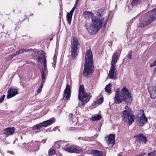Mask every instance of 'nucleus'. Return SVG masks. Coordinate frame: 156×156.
I'll return each mask as SVG.
<instances>
[{"label":"nucleus","instance_id":"obj_1","mask_svg":"<svg viewBox=\"0 0 156 156\" xmlns=\"http://www.w3.org/2000/svg\"><path fill=\"white\" fill-rule=\"evenodd\" d=\"M111 15L112 17L113 15V12L112 11L109 12L108 17L105 20L104 18L101 17L100 13L99 16L100 17L97 19L95 17H92V23L90 26L87 24L86 25L87 30L90 33L94 34L97 32L101 27H102L103 28H105L108 20L110 17Z\"/></svg>","mask_w":156,"mask_h":156},{"label":"nucleus","instance_id":"obj_2","mask_svg":"<svg viewBox=\"0 0 156 156\" xmlns=\"http://www.w3.org/2000/svg\"><path fill=\"white\" fill-rule=\"evenodd\" d=\"M133 100V96L126 87H123L120 91L119 88L115 90V93L114 98V103L120 104L124 101L127 105L131 104Z\"/></svg>","mask_w":156,"mask_h":156},{"label":"nucleus","instance_id":"obj_3","mask_svg":"<svg viewBox=\"0 0 156 156\" xmlns=\"http://www.w3.org/2000/svg\"><path fill=\"white\" fill-rule=\"evenodd\" d=\"M83 75L88 78L93 72V57L91 50H88L85 56Z\"/></svg>","mask_w":156,"mask_h":156},{"label":"nucleus","instance_id":"obj_4","mask_svg":"<svg viewBox=\"0 0 156 156\" xmlns=\"http://www.w3.org/2000/svg\"><path fill=\"white\" fill-rule=\"evenodd\" d=\"M156 19V8L149 12L140 19V23L138 27H143L150 24Z\"/></svg>","mask_w":156,"mask_h":156},{"label":"nucleus","instance_id":"obj_5","mask_svg":"<svg viewBox=\"0 0 156 156\" xmlns=\"http://www.w3.org/2000/svg\"><path fill=\"white\" fill-rule=\"evenodd\" d=\"M91 97L90 94H88L85 91L84 85H80L78 91V99L80 101L79 103L80 107H83L89 101Z\"/></svg>","mask_w":156,"mask_h":156},{"label":"nucleus","instance_id":"obj_6","mask_svg":"<svg viewBox=\"0 0 156 156\" xmlns=\"http://www.w3.org/2000/svg\"><path fill=\"white\" fill-rule=\"evenodd\" d=\"M125 110L121 113V117L123 121L128 123L129 125H131L134 122V116L131 109L128 106H125Z\"/></svg>","mask_w":156,"mask_h":156},{"label":"nucleus","instance_id":"obj_7","mask_svg":"<svg viewBox=\"0 0 156 156\" xmlns=\"http://www.w3.org/2000/svg\"><path fill=\"white\" fill-rule=\"evenodd\" d=\"M137 122L139 126H143L147 122V118L145 116L144 111L141 109L138 114Z\"/></svg>","mask_w":156,"mask_h":156},{"label":"nucleus","instance_id":"obj_8","mask_svg":"<svg viewBox=\"0 0 156 156\" xmlns=\"http://www.w3.org/2000/svg\"><path fill=\"white\" fill-rule=\"evenodd\" d=\"M32 55L34 59L37 58V62L38 63H42L43 64H44V62H45V63H47L44 52L43 51H35L33 53Z\"/></svg>","mask_w":156,"mask_h":156},{"label":"nucleus","instance_id":"obj_9","mask_svg":"<svg viewBox=\"0 0 156 156\" xmlns=\"http://www.w3.org/2000/svg\"><path fill=\"white\" fill-rule=\"evenodd\" d=\"M64 150L70 153H79L81 149L78 147L75 146L74 145L69 146V144H66L64 147Z\"/></svg>","mask_w":156,"mask_h":156},{"label":"nucleus","instance_id":"obj_10","mask_svg":"<svg viewBox=\"0 0 156 156\" xmlns=\"http://www.w3.org/2000/svg\"><path fill=\"white\" fill-rule=\"evenodd\" d=\"M44 62V64L42 66L41 68V74L42 77V82L44 83L45 80L46 78V77L48 75V71L47 67V63H45V62Z\"/></svg>","mask_w":156,"mask_h":156},{"label":"nucleus","instance_id":"obj_11","mask_svg":"<svg viewBox=\"0 0 156 156\" xmlns=\"http://www.w3.org/2000/svg\"><path fill=\"white\" fill-rule=\"evenodd\" d=\"M70 87L69 84H67L66 87L64 92L63 99L65 100L68 99L70 97Z\"/></svg>","mask_w":156,"mask_h":156},{"label":"nucleus","instance_id":"obj_12","mask_svg":"<svg viewBox=\"0 0 156 156\" xmlns=\"http://www.w3.org/2000/svg\"><path fill=\"white\" fill-rule=\"evenodd\" d=\"M18 90L17 88L11 87L8 91L9 94L7 95V98L8 99L18 94Z\"/></svg>","mask_w":156,"mask_h":156},{"label":"nucleus","instance_id":"obj_13","mask_svg":"<svg viewBox=\"0 0 156 156\" xmlns=\"http://www.w3.org/2000/svg\"><path fill=\"white\" fill-rule=\"evenodd\" d=\"M115 70V66H111L109 70L108 76L109 78L113 79H116L117 75V73Z\"/></svg>","mask_w":156,"mask_h":156},{"label":"nucleus","instance_id":"obj_14","mask_svg":"<svg viewBox=\"0 0 156 156\" xmlns=\"http://www.w3.org/2000/svg\"><path fill=\"white\" fill-rule=\"evenodd\" d=\"M136 141L140 144H144L146 143L147 141L146 137L143 134H140L136 136Z\"/></svg>","mask_w":156,"mask_h":156},{"label":"nucleus","instance_id":"obj_15","mask_svg":"<svg viewBox=\"0 0 156 156\" xmlns=\"http://www.w3.org/2000/svg\"><path fill=\"white\" fill-rule=\"evenodd\" d=\"M15 130V128L14 127H8L4 129L3 132L4 134L6 136H8L11 135H12Z\"/></svg>","mask_w":156,"mask_h":156},{"label":"nucleus","instance_id":"obj_16","mask_svg":"<svg viewBox=\"0 0 156 156\" xmlns=\"http://www.w3.org/2000/svg\"><path fill=\"white\" fill-rule=\"evenodd\" d=\"M119 58L118 52L117 50H116L113 54L112 56L111 64V66H115V64L117 62Z\"/></svg>","mask_w":156,"mask_h":156},{"label":"nucleus","instance_id":"obj_17","mask_svg":"<svg viewBox=\"0 0 156 156\" xmlns=\"http://www.w3.org/2000/svg\"><path fill=\"white\" fill-rule=\"evenodd\" d=\"M108 140H107V144L108 145H112V147L115 144V135L114 134H110L108 136Z\"/></svg>","mask_w":156,"mask_h":156},{"label":"nucleus","instance_id":"obj_18","mask_svg":"<svg viewBox=\"0 0 156 156\" xmlns=\"http://www.w3.org/2000/svg\"><path fill=\"white\" fill-rule=\"evenodd\" d=\"M71 48L79 49L80 44L76 38H73V41L71 45Z\"/></svg>","mask_w":156,"mask_h":156},{"label":"nucleus","instance_id":"obj_19","mask_svg":"<svg viewBox=\"0 0 156 156\" xmlns=\"http://www.w3.org/2000/svg\"><path fill=\"white\" fill-rule=\"evenodd\" d=\"M71 56L73 58L75 59L78 55L79 49L73 48H71Z\"/></svg>","mask_w":156,"mask_h":156},{"label":"nucleus","instance_id":"obj_20","mask_svg":"<svg viewBox=\"0 0 156 156\" xmlns=\"http://www.w3.org/2000/svg\"><path fill=\"white\" fill-rule=\"evenodd\" d=\"M54 119L53 118H51L50 119L44 121L42 122L43 127H46L50 125L54 122Z\"/></svg>","mask_w":156,"mask_h":156},{"label":"nucleus","instance_id":"obj_21","mask_svg":"<svg viewBox=\"0 0 156 156\" xmlns=\"http://www.w3.org/2000/svg\"><path fill=\"white\" fill-rule=\"evenodd\" d=\"M83 16L85 18L91 17L92 19V17H95L94 16H93V14L91 12L87 11H86L84 12Z\"/></svg>","mask_w":156,"mask_h":156},{"label":"nucleus","instance_id":"obj_22","mask_svg":"<svg viewBox=\"0 0 156 156\" xmlns=\"http://www.w3.org/2000/svg\"><path fill=\"white\" fill-rule=\"evenodd\" d=\"M156 155V151H153L149 153L147 155L145 153L138 154L137 156H155Z\"/></svg>","mask_w":156,"mask_h":156},{"label":"nucleus","instance_id":"obj_23","mask_svg":"<svg viewBox=\"0 0 156 156\" xmlns=\"http://www.w3.org/2000/svg\"><path fill=\"white\" fill-rule=\"evenodd\" d=\"M30 50V49H20L18 51H17L16 53H14L16 55H19L20 54H22L24 52H27L28 51Z\"/></svg>","mask_w":156,"mask_h":156},{"label":"nucleus","instance_id":"obj_24","mask_svg":"<svg viewBox=\"0 0 156 156\" xmlns=\"http://www.w3.org/2000/svg\"><path fill=\"white\" fill-rule=\"evenodd\" d=\"M73 14L69 12L67 14V20L69 24H70L71 23Z\"/></svg>","mask_w":156,"mask_h":156},{"label":"nucleus","instance_id":"obj_25","mask_svg":"<svg viewBox=\"0 0 156 156\" xmlns=\"http://www.w3.org/2000/svg\"><path fill=\"white\" fill-rule=\"evenodd\" d=\"M43 126L42 123H41L34 126L32 127V129L34 130H36L37 129L38 130L42 128L43 127Z\"/></svg>","mask_w":156,"mask_h":156},{"label":"nucleus","instance_id":"obj_26","mask_svg":"<svg viewBox=\"0 0 156 156\" xmlns=\"http://www.w3.org/2000/svg\"><path fill=\"white\" fill-rule=\"evenodd\" d=\"M112 87V84L111 83H109L108 84L105 88V91L106 92L110 93L111 92V87Z\"/></svg>","mask_w":156,"mask_h":156},{"label":"nucleus","instance_id":"obj_27","mask_svg":"<svg viewBox=\"0 0 156 156\" xmlns=\"http://www.w3.org/2000/svg\"><path fill=\"white\" fill-rule=\"evenodd\" d=\"M101 117V115L99 114L92 117L90 120L92 121H97L100 120Z\"/></svg>","mask_w":156,"mask_h":156},{"label":"nucleus","instance_id":"obj_28","mask_svg":"<svg viewBox=\"0 0 156 156\" xmlns=\"http://www.w3.org/2000/svg\"><path fill=\"white\" fill-rule=\"evenodd\" d=\"M93 153L94 156H102L103 154L102 152L96 150L94 151Z\"/></svg>","mask_w":156,"mask_h":156},{"label":"nucleus","instance_id":"obj_29","mask_svg":"<svg viewBox=\"0 0 156 156\" xmlns=\"http://www.w3.org/2000/svg\"><path fill=\"white\" fill-rule=\"evenodd\" d=\"M55 153V150L52 148H51L48 151L49 155L50 156H52Z\"/></svg>","mask_w":156,"mask_h":156},{"label":"nucleus","instance_id":"obj_30","mask_svg":"<svg viewBox=\"0 0 156 156\" xmlns=\"http://www.w3.org/2000/svg\"><path fill=\"white\" fill-rule=\"evenodd\" d=\"M140 0H133L131 4L133 6L137 5L140 3Z\"/></svg>","mask_w":156,"mask_h":156},{"label":"nucleus","instance_id":"obj_31","mask_svg":"<svg viewBox=\"0 0 156 156\" xmlns=\"http://www.w3.org/2000/svg\"><path fill=\"white\" fill-rule=\"evenodd\" d=\"M103 101V99L102 97H101L98 99L96 102H94V104H95L96 103L98 104V105L102 103Z\"/></svg>","mask_w":156,"mask_h":156},{"label":"nucleus","instance_id":"obj_32","mask_svg":"<svg viewBox=\"0 0 156 156\" xmlns=\"http://www.w3.org/2000/svg\"><path fill=\"white\" fill-rule=\"evenodd\" d=\"M65 143V142L62 141H58L55 143V147H56L57 145H59L60 146H62V144Z\"/></svg>","mask_w":156,"mask_h":156},{"label":"nucleus","instance_id":"obj_33","mask_svg":"<svg viewBox=\"0 0 156 156\" xmlns=\"http://www.w3.org/2000/svg\"><path fill=\"white\" fill-rule=\"evenodd\" d=\"M57 59V57L55 55L53 58V67L55 68V64L56 63V60Z\"/></svg>","mask_w":156,"mask_h":156},{"label":"nucleus","instance_id":"obj_34","mask_svg":"<svg viewBox=\"0 0 156 156\" xmlns=\"http://www.w3.org/2000/svg\"><path fill=\"white\" fill-rule=\"evenodd\" d=\"M44 83H43V82H41V84L40 86V87H39L38 89L37 90V93H40L41 92L42 90V88L43 87V84Z\"/></svg>","mask_w":156,"mask_h":156},{"label":"nucleus","instance_id":"obj_35","mask_svg":"<svg viewBox=\"0 0 156 156\" xmlns=\"http://www.w3.org/2000/svg\"><path fill=\"white\" fill-rule=\"evenodd\" d=\"M16 55L15 53H13L11 55H10L8 57V59L9 60H11L13 57L16 56Z\"/></svg>","mask_w":156,"mask_h":156},{"label":"nucleus","instance_id":"obj_36","mask_svg":"<svg viewBox=\"0 0 156 156\" xmlns=\"http://www.w3.org/2000/svg\"><path fill=\"white\" fill-rule=\"evenodd\" d=\"M76 6L77 5H74L72 9L70 11V12H69L73 14V12H74Z\"/></svg>","mask_w":156,"mask_h":156},{"label":"nucleus","instance_id":"obj_37","mask_svg":"<svg viewBox=\"0 0 156 156\" xmlns=\"http://www.w3.org/2000/svg\"><path fill=\"white\" fill-rule=\"evenodd\" d=\"M156 65V59H155L154 62L152 63L150 65V67H152L154 66H155Z\"/></svg>","mask_w":156,"mask_h":156},{"label":"nucleus","instance_id":"obj_38","mask_svg":"<svg viewBox=\"0 0 156 156\" xmlns=\"http://www.w3.org/2000/svg\"><path fill=\"white\" fill-rule=\"evenodd\" d=\"M5 96V95H3L2 97L0 98V104L3 101Z\"/></svg>","mask_w":156,"mask_h":156},{"label":"nucleus","instance_id":"obj_39","mask_svg":"<svg viewBox=\"0 0 156 156\" xmlns=\"http://www.w3.org/2000/svg\"><path fill=\"white\" fill-rule=\"evenodd\" d=\"M131 55H132L131 53H129L127 55V56L129 58L131 59Z\"/></svg>","mask_w":156,"mask_h":156},{"label":"nucleus","instance_id":"obj_40","mask_svg":"<svg viewBox=\"0 0 156 156\" xmlns=\"http://www.w3.org/2000/svg\"><path fill=\"white\" fill-rule=\"evenodd\" d=\"M69 117L70 118H72L73 117V114L72 113H70L69 115Z\"/></svg>","mask_w":156,"mask_h":156},{"label":"nucleus","instance_id":"obj_41","mask_svg":"<svg viewBox=\"0 0 156 156\" xmlns=\"http://www.w3.org/2000/svg\"><path fill=\"white\" fill-rule=\"evenodd\" d=\"M61 146H60L59 145H57L56 147H55L56 148H59L61 147Z\"/></svg>","mask_w":156,"mask_h":156},{"label":"nucleus","instance_id":"obj_42","mask_svg":"<svg viewBox=\"0 0 156 156\" xmlns=\"http://www.w3.org/2000/svg\"><path fill=\"white\" fill-rule=\"evenodd\" d=\"M78 1V0H76V1L75 3V5H77Z\"/></svg>","mask_w":156,"mask_h":156},{"label":"nucleus","instance_id":"obj_43","mask_svg":"<svg viewBox=\"0 0 156 156\" xmlns=\"http://www.w3.org/2000/svg\"><path fill=\"white\" fill-rule=\"evenodd\" d=\"M46 140H43V141H42V142H43V143H44L45 142H46Z\"/></svg>","mask_w":156,"mask_h":156},{"label":"nucleus","instance_id":"obj_44","mask_svg":"<svg viewBox=\"0 0 156 156\" xmlns=\"http://www.w3.org/2000/svg\"><path fill=\"white\" fill-rule=\"evenodd\" d=\"M52 40V38H51V39H50V41H51V40Z\"/></svg>","mask_w":156,"mask_h":156},{"label":"nucleus","instance_id":"obj_45","mask_svg":"<svg viewBox=\"0 0 156 156\" xmlns=\"http://www.w3.org/2000/svg\"><path fill=\"white\" fill-rule=\"evenodd\" d=\"M119 52H120H120H121V49L120 50H119Z\"/></svg>","mask_w":156,"mask_h":156},{"label":"nucleus","instance_id":"obj_46","mask_svg":"<svg viewBox=\"0 0 156 156\" xmlns=\"http://www.w3.org/2000/svg\"><path fill=\"white\" fill-rule=\"evenodd\" d=\"M156 67L155 68V69H154V71H156Z\"/></svg>","mask_w":156,"mask_h":156},{"label":"nucleus","instance_id":"obj_47","mask_svg":"<svg viewBox=\"0 0 156 156\" xmlns=\"http://www.w3.org/2000/svg\"><path fill=\"white\" fill-rule=\"evenodd\" d=\"M4 27V25H3L2 26V28H3V27Z\"/></svg>","mask_w":156,"mask_h":156},{"label":"nucleus","instance_id":"obj_48","mask_svg":"<svg viewBox=\"0 0 156 156\" xmlns=\"http://www.w3.org/2000/svg\"><path fill=\"white\" fill-rule=\"evenodd\" d=\"M13 12H15V10H13Z\"/></svg>","mask_w":156,"mask_h":156},{"label":"nucleus","instance_id":"obj_49","mask_svg":"<svg viewBox=\"0 0 156 156\" xmlns=\"http://www.w3.org/2000/svg\"><path fill=\"white\" fill-rule=\"evenodd\" d=\"M41 4V3H39V4H39H39Z\"/></svg>","mask_w":156,"mask_h":156},{"label":"nucleus","instance_id":"obj_50","mask_svg":"<svg viewBox=\"0 0 156 156\" xmlns=\"http://www.w3.org/2000/svg\"><path fill=\"white\" fill-rule=\"evenodd\" d=\"M84 138H83V140H84V139H83Z\"/></svg>","mask_w":156,"mask_h":156},{"label":"nucleus","instance_id":"obj_51","mask_svg":"<svg viewBox=\"0 0 156 156\" xmlns=\"http://www.w3.org/2000/svg\"><path fill=\"white\" fill-rule=\"evenodd\" d=\"M118 156H122L121 155H119Z\"/></svg>","mask_w":156,"mask_h":156},{"label":"nucleus","instance_id":"obj_52","mask_svg":"<svg viewBox=\"0 0 156 156\" xmlns=\"http://www.w3.org/2000/svg\"><path fill=\"white\" fill-rule=\"evenodd\" d=\"M155 129H156V126L155 127Z\"/></svg>","mask_w":156,"mask_h":156}]
</instances>
